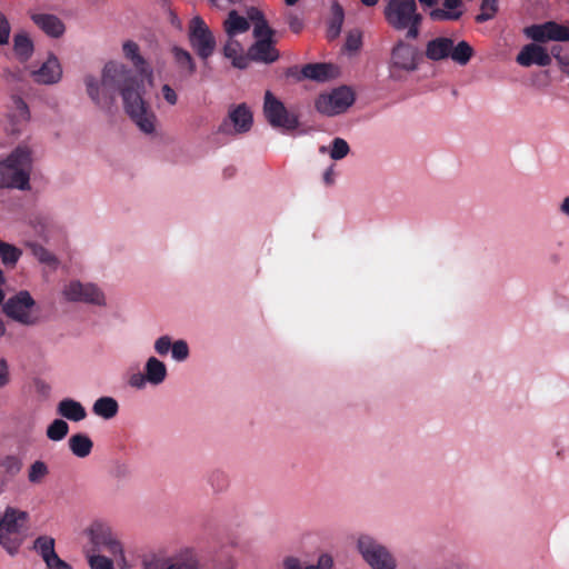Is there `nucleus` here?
<instances>
[{"instance_id": "17", "label": "nucleus", "mask_w": 569, "mask_h": 569, "mask_svg": "<svg viewBox=\"0 0 569 569\" xmlns=\"http://www.w3.org/2000/svg\"><path fill=\"white\" fill-rule=\"evenodd\" d=\"M121 52L123 58L128 60L133 68L148 80L149 83H151L153 79V70L141 54L139 44L130 39L124 40L121 44Z\"/></svg>"}, {"instance_id": "32", "label": "nucleus", "mask_w": 569, "mask_h": 569, "mask_svg": "<svg viewBox=\"0 0 569 569\" xmlns=\"http://www.w3.org/2000/svg\"><path fill=\"white\" fill-rule=\"evenodd\" d=\"M21 256V249L0 239V259L6 268L13 269Z\"/></svg>"}, {"instance_id": "21", "label": "nucleus", "mask_w": 569, "mask_h": 569, "mask_svg": "<svg viewBox=\"0 0 569 569\" xmlns=\"http://www.w3.org/2000/svg\"><path fill=\"white\" fill-rule=\"evenodd\" d=\"M31 19L34 24L49 37L60 38L66 31L64 23L57 16L50 13H33Z\"/></svg>"}, {"instance_id": "34", "label": "nucleus", "mask_w": 569, "mask_h": 569, "mask_svg": "<svg viewBox=\"0 0 569 569\" xmlns=\"http://www.w3.org/2000/svg\"><path fill=\"white\" fill-rule=\"evenodd\" d=\"M473 48L467 41H460L456 46L452 44L450 58L460 66H466L472 58Z\"/></svg>"}, {"instance_id": "56", "label": "nucleus", "mask_w": 569, "mask_h": 569, "mask_svg": "<svg viewBox=\"0 0 569 569\" xmlns=\"http://www.w3.org/2000/svg\"><path fill=\"white\" fill-rule=\"evenodd\" d=\"M332 11H333L335 16L338 18L339 23H341V21H342V13H343L342 12V8L338 3H335L332 6Z\"/></svg>"}, {"instance_id": "61", "label": "nucleus", "mask_w": 569, "mask_h": 569, "mask_svg": "<svg viewBox=\"0 0 569 569\" xmlns=\"http://www.w3.org/2000/svg\"><path fill=\"white\" fill-rule=\"evenodd\" d=\"M4 282H6V278H4L3 271L0 269V286L4 284Z\"/></svg>"}, {"instance_id": "37", "label": "nucleus", "mask_w": 569, "mask_h": 569, "mask_svg": "<svg viewBox=\"0 0 569 569\" xmlns=\"http://www.w3.org/2000/svg\"><path fill=\"white\" fill-rule=\"evenodd\" d=\"M13 50L21 60H27L33 51L31 39L24 33L16 34L13 39Z\"/></svg>"}, {"instance_id": "6", "label": "nucleus", "mask_w": 569, "mask_h": 569, "mask_svg": "<svg viewBox=\"0 0 569 569\" xmlns=\"http://www.w3.org/2000/svg\"><path fill=\"white\" fill-rule=\"evenodd\" d=\"M383 16L387 23L398 31H407V37L417 38L422 17L416 0H388Z\"/></svg>"}, {"instance_id": "3", "label": "nucleus", "mask_w": 569, "mask_h": 569, "mask_svg": "<svg viewBox=\"0 0 569 569\" xmlns=\"http://www.w3.org/2000/svg\"><path fill=\"white\" fill-rule=\"evenodd\" d=\"M248 19L253 24L254 42L248 50L249 60L272 63L278 60L279 51L273 39L274 31L268 26L263 14L256 8L248 10Z\"/></svg>"}, {"instance_id": "23", "label": "nucleus", "mask_w": 569, "mask_h": 569, "mask_svg": "<svg viewBox=\"0 0 569 569\" xmlns=\"http://www.w3.org/2000/svg\"><path fill=\"white\" fill-rule=\"evenodd\" d=\"M57 411L63 418L70 421H81L87 417L84 407L70 398H66L58 403Z\"/></svg>"}, {"instance_id": "25", "label": "nucleus", "mask_w": 569, "mask_h": 569, "mask_svg": "<svg viewBox=\"0 0 569 569\" xmlns=\"http://www.w3.org/2000/svg\"><path fill=\"white\" fill-rule=\"evenodd\" d=\"M250 28L247 18L240 16L237 11L229 12L227 19L223 21V30L227 37H238L247 32Z\"/></svg>"}, {"instance_id": "44", "label": "nucleus", "mask_w": 569, "mask_h": 569, "mask_svg": "<svg viewBox=\"0 0 569 569\" xmlns=\"http://www.w3.org/2000/svg\"><path fill=\"white\" fill-rule=\"evenodd\" d=\"M173 339L171 336L169 335H162V336H159L154 341H153V350H154V353L158 356V357H164L169 353V351L171 352V348H172V345H173Z\"/></svg>"}, {"instance_id": "8", "label": "nucleus", "mask_w": 569, "mask_h": 569, "mask_svg": "<svg viewBox=\"0 0 569 569\" xmlns=\"http://www.w3.org/2000/svg\"><path fill=\"white\" fill-rule=\"evenodd\" d=\"M59 297L67 303H83L96 307L107 306L106 293L97 283L74 278L68 279L61 284Z\"/></svg>"}, {"instance_id": "60", "label": "nucleus", "mask_w": 569, "mask_h": 569, "mask_svg": "<svg viewBox=\"0 0 569 569\" xmlns=\"http://www.w3.org/2000/svg\"><path fill=\"white\" fill-rule=\"evenodd\" d=\"M6 333V325L4 322L0 319V337L4 336Z\"/></svg>"}, {"instance_id": "9", "label": "nucleus", "mask_w": 569, "mask_h": 569, "mask_svg": "<svg viewBox=\"0 0 569 569\" xmlns=\"http://www.w3.org/2000/svg\"><path fill=\"white\" fill-rule=\"evenodd\" d=\"M4 315L22 326H34L40 322V308L27 290H20L3 303Z\"/></svg>"}, {"instance_id": "45", "label": "nucleus", "mask_w": 569, "mask_h": 569, "mask_svg": "<svg viewBox=\"0 0 569 569\" xmlns=\"http://www.w3.org/2000/svg\"><path fill=\"white\" fill-rule=\"evenodd\" d=\"M335 559L330 552H321L315 565H308L303 569H333Z\"/></svg>"}, {"instance_id": "30", "label": "nucleus", "mask_w": 569, "mask_h": 569, "mask_svg": "<svg viewBox=\"0 0 569 569\" xmlns=\"http://www.w3.org/2000/svg\"><path fill=\"white\" fill-rule=\"evenodd\" d=\"M68 446L76 457L86 458L91 453L93 442L87 435L77 433L69 438Z\"/></svg>"}, {"instance_id": "49", "label": "nucleus", "mask_w": 569, "mask_h": 569, "mask_svg": "<svg viewBox=\"0 0 569 569\" xmlns=\"http://www.w3.org/2000/svg\"><path fill=\"white\" fill-rule=\"evenodd\" d=\"M10 36V24L7 18L0 13V44L8 42Z\"/></svg>"}, {"instance_id": "13", "label": "nucleus", "mask_w": 569, "mask_h": 569, "mask_svg": "<svg viewBox=\"0 0 569 569\" xmlns=\"http://www.w3.org/2000/svg\"><path fill=\"white\" fill-rule=\"evenodd\" d=\"M353 100L352 91L347 87H340L321 93L316 100V109L323 116L333 117L345 112Z\"/></svg>"}, {"instance_id": "58", "label": "nucleus", "mask_w": 569, "mask_h": 569, "mask_svg": "<svg viewBox=\"0 0 569 569\" xmlns=\"http://www.w3.org/2000/svg\"><path fill=\"white\" fill-rule=\"evenodd\" d=\"M379 0H361L365 6L372 7L378 3Z\"/></svg>"}, {"instance_id": "38", "label": "nucleus", "mask_w": 569, "mask_h": 569, "mask_svg": "<svg viewBox=\"0 0 569 569\" xmlns=\"http://www.w3.org/2000/svg\"><path fill=\"white\" fill-rule=\"evenodd\" d=\"M49 475V466L42 460L33 461L28 469V480L31 483L40 485Z\"/></svg>"}, {"instance_id": "43", "label": "nucleus", "mask_w": 569, "mask_h": 569, "mask_svg": "<svg viewBox=\"0 0 569 569\" xmlns=\"http://www.w3.org/2000/svg\"><path fill=\"white\" fill-rule=\"evenodd\" d=\"M156 97L159 101H163L169 107L176 106L179 99L177 91L168 83H163L160 87Z\"/></svg>"}, {"instance_id": "1", "label": "nucleus", "mask_w": 569, "mask_h": 569, "mask_svg": "<svg viewBox=\"0 0 569 569\" xmlns=\"http://www.w3.org/2000/svg\"><path fill=\"white\" fill-rule=\"evenodd\" d=\"M86 92L93 103L107 107L112 101V91L118 89L123 107L131 120L144 133H154L157 117L144 99L143 80L138 79L126 63L118 60L108 61L100 76L86 74Z\"/></svg>"}, {"instance_id": "24", "label": "nucleus", "mask_w": 569, "mask_h": 569, "mask_svg": "<svg viewBox=\"0 0 569 569\" xmlns=\"http://www.w3.org/2000/svg\"><path fill=\"white\" fill-rule=\"evenodd\" d=\"M461 4V0H443V8L431 10L430 18L433 21L457 20L462 14Z\"/></svg>"}, {"instance_id": "64", "label": "nucleus", "mask_w": 569, "mask_h": 569, "mask_svg": "<svg viewBox=\"0 0 569 569\" xmlns=\"http://www.w3.org/2000/svg\"><path fill=\"white\" fill-rule=\"evenodd\" d=\"M288 6H293L298 2V0H284Z\"/></svg>"}, {"instance_id": "5", "label": "nucleus", "mask_w": 569, "mask_h": 569, "mask_svg": "<svg viewBox=\"0 0 569 569\" xmlns=\"http://www.w3.org/2000/svg\"><path fill=\"white\" fill-rule=\"evenodd\" d=\"M29 513L8 507L0 518V546L10 556H16L27 535Z\"/></svg>"}, {"instance_id": "40", "label": "nucleus", "mask_w": 569, "mask_h": 569, "mask_svg": "<svg viewBox=\"0 0 569 569\" xmlns=\"http://www.w3.org/2000/svg\"><path fill=\"white\" fill-rule=\"evenodd\" d=\"M68 423L62 419H56L48 426L46 435L52 441H60L68 435Z\"/></svg>"}, {"instance_id": "28", "label": "nucleus", "mask_w": 569, "mask_h": 569, "mask_svg": "<svg viewBox=\"0 0 569 569\" xmlns=\"http://www.w3.org/2000/svg\"><path fill=\"white\" fill-rule=\"evenodd\" d=\"M337 73L338 69L327 63L308 64L302 69V74L306 78L317 81H325L335 77Z\"/></svg>"}, {"instance_id": "50", "label": "nucleus", "mask_w": 569, "mask_h": 569, "mask_svg": "<svg viewBox=\"0 0 569 569\" xmlns=\"http://www.w3.org/2000/svg\"><path fill=\"white\" fill-rule=\"evenodd\" d=\"M10 382V371L8 362L0 358V388L6 387Z\"/></svg>"}, {"instance_id": "11", "label": "nucleus", "mask_w": 569, "mask_h": 569, "mask_svg": "<svg viewBox=\"0 0 569 569\" xmlns=\"http://www.w3.org/2000/svg\"><path fill=\"white\" fill-rule=\"evenodd\" d=\"M188 39L191 48L201 59H208L214 52V36L198 14L193 16L188 23Z\"/></svg>"}, {"instance_id": "48", "label": "nucleus", "mask_w": 569, "mask_h": 569, "mask_svg": "<svg viewBox=\"0 0 569 569\" xmlns=\"http://www.w3.org/2000/svg\"><path fill=\"white\" fill-rule=\"evenodd\" d=\"M361 46V33L359 31H351L346 41V49L349 51H356Z\"/></svg>"}, {"instance_id": "39", "label": "nucleus", "mask_w": 569, "mask_h": 569, "mask_svg": "<svg viewBox=\"0 0 569 569\" xmlns=\"http://www.w3.org/2000/svg\"><path fill=\"white\" fill-rule=\"evenodd\" d=\"M164 569H201V567L196 555L191 550H187L179 561L168 565Z\"/></svg>"}, {"instance_id": "26", "label": "nucleus", "mask_w": 569, "mask_h": 569, "mask_svg": "<svg viewBox=\"0 0 569 569\" xmlns=\"http://www.w3.org/2000/svg\"><path fill=\"white\" fill-rule=\"evenodd\" d=\"M119 403L109 396L98 398L92 405V412L104 420H110L118 415Z\"/></svg>"}, {"instance_id": "22", "label": "nucleus", "mask_w": 569, "mask_h": 569, "mask_svg": "<svg viewBox=\"0 0 569 569\" xmlns=\"http://www.w3.org/2000/svg\"><path fill=\"white\" fill-rule=\"evenodd\" d=\"M223 54L227 59L231 60L234 68L246 69L249 64V56L244 54L243 46L236 37H228L223 47Z\"/></svg>"}, {"instance_id": "42", "label": "nucleus", "mask_w": 569, "mask_h": 569, "mask_svg": "<svg viewBox=\"0 0 569 569\" xmlns=\"http://www.w3.org/2000/svg\"><path fill=\"white\" fill-rule=\"evenodd\" d=\"M498 11V0H483L480 7V13L476 17L478 22L491 20Z\"/></svg>"}, {"instance_id": "51", "label": "nucleus", "mask_w": 569, "mask_h": 569, "mask_svg": "<svg viewBox=\"0 0 569 569\" xmlns=\"http://www.w3.org/2000/svg\"><path fill=\"white\" fill-rule=\"evenodd\" d=\"M336 180L335 166L330 164L322 173V181L327 186H332Z\"/></svg>"}, {"instance_id": "46", "label": "nucleus", "mask_w": 569, "mask_h": 569, "mask_svg": "<svg viewBox=\"0 0 569 569\" xmlns=\"http://www.w3.org/2000/svg\"><path fill=\"white\" fill-rule=\"evenodd\" d=\"M551 54L557 60V63L561 72L569 77V56H561L560 48L558 47L552 48Z\"/></svg>"}, {"instance_id": "15", "label": "nucleus", "mask_w": 569, "mask_h": 569, "mask_svg": "<svg viewBox=\"0 0 569 569\" xmlns=\"http://www.w3.org/2000/svg\"><path fill=\"white\" fill-rule=\"evenodd\" d=\"M525 34L535 42H568L569 22L558 23L556 21H547L539 24H532L525 29Z\"/></svg>"}, {"instance_id": "19", "label": "nucleus", "mask_w": 569, "mask_h": 569, "mask_svg": "<svg viewBox=\"0 0 569 569\" xmlns=\"http://www.w3.org/2000/svg\"><path fill=\"white\" fill-rule=\"evenodd\" d=\"M33 80L40 84H54L62 78V68L57 57L49 56L46 61L32 71Z\"/></svg>"}, {"instance_id": "31", "label": "nucleus", "mask_w": 569, "mask_h": 569, "mask_svg": "<svg viewBox=\"0 0 569 569\" xmlns=\"http://www.w3.org/2000/svg\"><path fill=\"white\" fill-rule=\"evenodd\" d=\"M452 40L448 38H437L427 46L426 54L431 60H441L450 57Z\"/></svg>"}, {"instance_id": "10", "label": "nucleus", "mask_w": 569, "mask_h": 569, "mask_svg": "<svg viewBox=\"0 0 569 569\" xmlns=\"http://www.w3.org/2000/svg\"><path fill=\"white\" fill-rule=\"evenodd\" d=\"M168 379L167 365L156 356H150L143 363L142 371L131 372L127 376V385L136 390H143L148 386L159 387Z\"/></svg>"}, {"instance_id": "41", "label": "nucleus", "mask_w": 569, "mask_h": 569, "mask_svg": "<svg viewBox=\"0 0 569 569\" xmlns=\"http://www.w3.org/2000/svg\"><path fill=\"white\" fill-rule=\"evenodd\" d=\"M190 356V348L186 340L177 339L171 348V358L176 362H184Z\"/></svg>"}, {"instance_id": "20", "label": "nucleus", "mask_w": 569, "mask_h": 569, "mask_svg": "<svg viewBox=\"0 0 569 569\" xmlns=\"http://www.w3.org/2000/svg\"><path fill=\"white\" fill-rule=\"evenodd\" d=\"M517 62L522 67H530L531 64L547 67L551 63V57L543 47L530 43L521 49L517 56Z\"/></svg>"}, {"instance_id": "59", "label": "nucleus", "mask_w": 569, "mask_h": 569, "mask_svg": "<svg viewBox=\"0 0 569 569\" xmlns=\"http://www.w3.org/2000/svg\"><path fill=\"white\" fill-rule=\"evenodd\" d=\"M419 2L423 6L431 7V6L436 4L437 0H419Z\"/></svg>"}, {"instance_id": "33", "label": "nucleus", "mask_w": 569, "mask_h": 569, "mask_svg": "<svg viewBox=\"0 0 569 569\" xmlns=\"http://www.w3.org/2000/svg\"><path fill=\"white\" fill-rule=\"evenodd\" d=\"M34 550L41 556L44 562L50 561L57 557L54 550V539L50 536H40L34 540Z\"/></svg>"}, {"instance_id": "29", "label": "nucleus", "mask_w": 569, "mask_h": 569, "mask_svg": "<svg viewBox=\"0 0 569 569\" xmlns=\"http://www.w3.org/2000/svg\"><path fill=\"white\" fill-rule=\"evenodd\" d=\"M26 247L31 251L32 256L43 266L48 267L51 270H56L59 266L58 258L48 249L42 247L41 244L27 241Z\"/></svg>"}, {"instance_id": "36", "label": "nucleus", "mask_w": 569, "mask_h": 569, "mask_svg": "<svg viewBox=\"0 0 569 569\" xmlns=\"http://www.w3.org/2000/svg\"><path fill=\"white\" fill-rule=\"evenodd\" d=\"M100 550H84L90 569H114L111 558L99 553Z\"/></svg>"}, {"instance_id": "53", "label": "nucleus", "mask_w": 569, "mask_h": 569, "mask_svg": "<svg viewBox=\"0 0 569 569\" xmlns=\"http://www.w3.org/2000/svg\"><path fill=\"white\" fill-rule=\"evenodd\" d=\"M142 569H157V558L154 556L143 558Z\"/></svg>"}, {"instance_id": "63", "label": "nucleus", "mask_w": 569, "mask_h": 569, "mask_svg": "<svg viewBox=\"0 0 569 569\" xmlns=\"http://www.w3.org/2000/svg\"><path fill=\"white\" fill-rule=\"evenodd\" d=\"M291 28H292L295 31H298V30H299V23H298V22H291Z\"/></svg>"}, {"instance_id": "35", "label": "nucleus", "mask_w": 569, "mask_h": 569, "mask_svg": "<svg viewBox=\"0 0 569 569\" xmlns=\"http://www.w3.org/2000/svg\"><path fill=\"white\" fill-rule=\"evenodd\" d=\"M172 56L174 59V62L178 64V67L186 72L188 76H191L196 71V64L191 57V54L181 48L174 47L172 49Z\"/></svg>"}, {"instance_id": "62", "label": "nucleus", "mask_w": 569, "mask_h": 569, "mask_svg": "<svg viewBox=\"0 0 569 569\" xmlns=\"http://www.w3.org/2000/svg\"><path fill=\"white\" fill-rule=\"evenodd\" d=\"M6 79H7V81H8V82H11V81H12V79H13V73H11V72H6Z\"/></svg>"}, {"instance_id": "18", "label": "nucleus", "mask_w": 569, "mask_h": 569, "mask_svg": "<svg viewBox=\"0 0 569 569\" xmlns=\"http://www.w3.org/2000/svg\"><path fill=\"white\" fill-rule=\"evenodd\" d=\"M6 111L7 119L13 127L26 126L31 118L29 106L24 97L19 92H12L9 96L6 104Z\"/></svg>"}, {"instance_id": "14", "label": "nucleus", "mask_w": 569, "mask_h": 569, "mask_svg": "<svg viewBox=\"0 0 569 569\" xmlns=\"http://www.w3.org/2000/svg\"><path fill=\"white\" fill-rule=\"evenodd\" d=\"M418 67V51L413 46L405 42L397 43L390 58V74L401 78L403 73L412 72Z\"/></svg>"}, {"instance_id": "54", "label": "nucleus", "mask_w": 569, "mask_h": 569, "mask_svg": "<svg viewBox=\"0 0 569 569\" xmlns=\"http://www.w3.org/2000/svg\"><path fill=\"white\" fill-rule=\"evenodd\" d=\"M242 0H210V2L217 7L224 9L229 4L240 3Z\"/></svg>"}, {"instance_id": "7", "label": "nucleus", "mask_w": 569, "mask_h": 569, "mask_svg": "<svg viewBox=\"0 0 569 569\" xmlns=\"http://www.w3.org/2000/svg\"><path fill=\"white\" fill-rule=\"evenodd\" d=\"M356 550L370 569H398L392 550L371 535L360 533L356 539Z\"/></svg>"}, {"instance_id": "27", "label": "nucleus", "mask_w": 569, "mask_h": 569, "mask_svg": "<svg viewBox=\"0 0 569 569\" xmlns=\"http://www.w3.org/2000/svg\"><path fill=\"white\" fill-rule=\"evenodd\" d=\"M318 151L320 154H328L333 161H339L349 154L350 147L345 139L337 137L329 144L320 146Z\"/></svg>"}, {"instance_id": "47", "label": "nucleus", "mask_w": 569, "mask_h": 569, "mask_svg": "<svg viewBox=\"0 0 569 569\" xmlns=\"http://www.w3.org/2000/svg\"><path fill=\"white\" fill-rule=\"evenodd\" d=\"M282 568L283 569H303L302 560L295 555H288L282 559Z\"/></svg>"}, {"instance_id": "57", "label": "nucleus", "mask_w": 569, "mask_h": 569, "mask_svg": "<svg viewBox=\"0 0 569 569\" xmlns=\"http://www.w3.org/2000/svg\"><path fill=\"white\" fill-rule=\"evenodd\" d=\"M339 32H340V24H339L338 27H332V28L330 29V31H329L330 37H332V38H333V37H336V36H338V33H339Z\"/></svg>"}, {"instance_id": "12", "label": "nucleus", "mask_w": 569, "mask_h": 569, "mask_svg": "<svg viewBox=\"0 0 569 569\" xmlns=\"http://www.w3.org/2000/svg\"><path fill=\"white\" fill-rule=\"evenodd\" d=\"M263 113L268 122L274 128L286 131L298 128L299 121L296 113L287 110L284 104L270 91L264 93Z\"/></svg>"}, {"instance_id": "16", "label": "nucleus", "mask_w": 569, "mask_h": 569, "mask_svg": "<svg viewBox=\"0 0 569 569\" xmlns=\"http://www.w3.org/2000/svg\"><path fill=\"white\" fill-rule=\"evenodd\" d=\"M252 126V112L246 104L229 110L228 119L220 126V131L228 134L244 133Z\"/></svg>"}, {"instance_id": "4", "label": "nucleus", "mask_w": 569, "mask_h": 569, "mask_svg": "<svg viewBox=\"0 0 569 569\" xmlns=\"http://www.w3.org/2000/svg\"><path fill=\"white\" fill-rule=\"evenodd\" d=\"M32 164V151L26 146H18L11 154L0 163V188L23 189L29 181Z\"/></svg>"}, {"instance_id": "52", "label": "nucleus", "mask_w": 569, "mask_h": 569, "mask_svg": "<svg viewBox=\"0 0 569 569\" xmlns=\"http://www.w3.org/2000/svg\"><path fill=\"white\" fill-rule=\"evenodd\" d=\"M48 569H71V567L64 562L59 556L52 558L46 562Z\"/></svg>"}, {"instance_id": "2", "label": "nucleus", "mask_w": 569, "mask_h": 569, "mask_svg": "<svg viewBox=\"0 0 569 569\" xmlns=\"http://www.w3.org/2000/svg\"><path fill=\"white\" fill-rule=\"evenodd\" d=\"M81 537L87 541L84 550H100L104 548L117 560L120 569L131 567L124 552L123 543L112 527L102 519L91 520L81 531Z\"/></svg>"}, {"instance_id": "55", "label": "nucleus", "mask_w": 569, "mask_h": 569, "mask_svg": "<svg viewBox=\"0 0 569 569\" xmlns=\"http://www.w3.org/2000/svg\"><path fill=\"white\" fill-rule=\"evenodd\" d=\"M559 211L567 218H569V196L565 197L560 204H559Z\"/></svg>"}]
</instances>
